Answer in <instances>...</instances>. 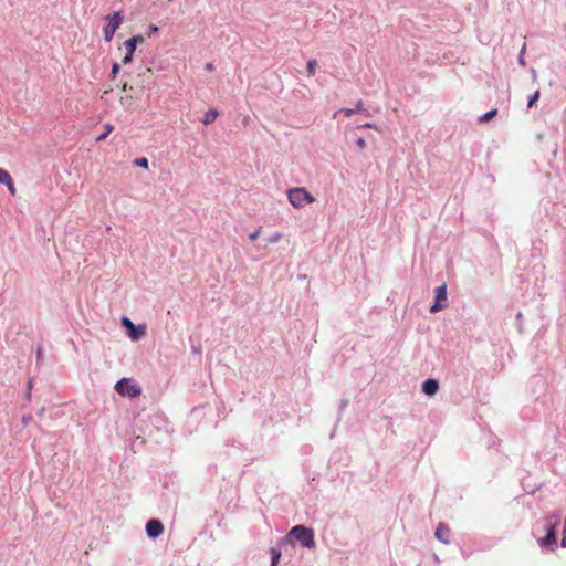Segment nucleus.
<instances>
[{"label":"nucleus","instance_id":"obj_1","mask_svg":"<svg viewBox=\"0 0 566 566\" xmlns=\"http://www.w3.org/2000/svg\"><path fill=\"white\" fill-rule=\"evenodd\" d=\"M287 536L300 542V544L306 548H314L316 545L314 539V531L304 525L293 526Z\"/></svg>","mask_w":566,"mask_h":566},{"label":"nucleus","instance_id":"obj_2","mask_svg":"<svg viewBox=\"0 0 566 566\" xmlns=\"http://www.w3.org/2000/svg\"><path fill=\"white\" fill-rule=\"evenodd\" d=\"M289 202L295 208H303L315 201V198L303 187L292 188L287 191Z\"/></svg>","mask_w":566,"mask_h":566},{"label":"nucleus","instance_id":"obj_3","mask_svg":"<svg viewBox=\"0 0 566 566\" xmlns=\"http://www.w3.org/2000/svg\"><path fill=\"white\" fill-rule=\"evenodd\" d=\"M116 391L123 397L135 398L140 395V388L129 378H122L115 385Z\"/></svg>","mask_w":566,"mask_h":566},{"label":"nucleus","instance_id":"obj_4","mask_svg":"<svg viewBox=\"0 0 566 566\" xmlns=\"http://www.w3.org/2000/svg\"><path fill=\"white\" fill-rule=\"evenodd\" d=\"M107 24L104 27L103 35L106 42H111L114 33L123 22V17L119 12H113L106 17Z\"/></svg>","mask_w":566,"mask_h":566},{"label":"nucleus","instance_id":"obj_5","mask_svg":"<svg viewBox=\"0 0 566 566\" xmlns=\"http://www.w3.org/2000/svg\"><path fill=\"white\" fill-rule=\"evenodd\" d=\"M447 301V285L442 284L441 286L437 287L434 291V303L430 307L431 313H436L441 311L446 307V304H442V302Z\"/></svg>","mask_w":566,"mask_h":566},{"label":"nucleus","instance_id":"obj_6","mask_svg":"<svg viewBox=\"0 0 566 566\" xmlns=\"http://www.w3.org/2000/svg\"><path fill=\"white\" fill-rule=\"evenodd\" d=\"M122 324L128 329V335L133 340H138L146 333V328L144 325H135L127 317H123Z\"/></svg>","mask_w":566,"mask_h":566},{"label":"nucleus","instance_id":"obj_7","mask_svg":"<svg viewBox=\"0 0 566 566\" xmlns=\"http://www.w3.org/2000/svg\"><path fill=\"white\" fill-rule=\"evenodd\" d=\"M164 532V525L159 520H150L146 524V533L149 538H156Z\"/></svg>","mask_w":566,"mask_h":566},{"label":"nucleus","instance_id":"obj_8","mask_svg":"<svg viewBox=\"0 0 566 566\" xmlns=\"http://www.w3.org/2000/svg\"><path fill=\"white\" fill-rule=\"evenodd\" d=\"M434 536L441 543L449 544L450 543V528H449V526H447L443 523H439L437 528H436Z\"/></svg>","mask_w":566,"mask_h":566},{"label":"nucleus","instance_id":"obj_9","mask_svg":"<svg viewBox=\"0 0 566 566\" xmlns=\"http://www.w3.org/2000/svg\"><path fill=\"white\" fill-rule=\"evenodd\" d=\"M559 522H560V513L559 512H554L551 515H548L545 518V526H544L546 530V533H548V532L556 533V527L558 526Z\"/></svg>","mask_w":566,"mask_h":566},{"label":"nucleus","instance_id":"obj_10","mask_svg":"<svg viewBox=\"0 0 566 566\" xmlns=\"http://www.w3.org/2000/svg\"><path fill=\"white\" fill-rule=\"evenodd\" d=\"M538 543L546 549H555L557 547L556 533L548 532L545 537L539 538Z\"/></svg>","mask_w":566,"mask_h":566},{"label":"nucleus","instance_id":"obj_11","mask_svg":"<svg viewBox=\"0 0 566 566\" xmlns=\"http://www.w3.org/2000/svg\"><path fill=\"white\" fill-rule=\"evenodd\" d=\"M439 390V382L436 379H427L422 384V391L428 396H433Z\"/></svg>","mask_w":566,"mask_h":566},{"label":"nucleus","instance_id":"obj_12","mask_svg":"<svg viewBox=\"0 0 566 566\" xmlns=\"http://www.w3.org/2000/svg\"><path fill=\"white\" fill-rule=\"evenodd\" d=\"M145 41L144 36L138 34L135 36H132L130 39L126 40L124 42L126 52H129L130 54H134L136 46L138 43H143Z\"/></svg>","mask_w":566,"mask_h":566},{"label":"nucleus","instance_id":"obj_13","mask_svg":"<svg viewBox=\"0 0 566 566\" xmlns=\"http://www.w3.org/2000/svg\"><path fill=\"white\" fill-rule=\"evenodd\" d=\"M218 116H219V112L217 109H209L205 113V116L201 119V122L205 125H209V124H212L217 119Z\"/></svg>","mask_w":566,"mask_h":566},{"label":"nucleus","instance_id":"obj_14","mask_svg":"<svg viewBox=\"0 0 566 566\" xmlns=\"http://www.w3.org/2000/svg\"><path fill=\"white\" fill-rule=\"evenodd\" d=\"M113 129H114V127L111 124H106L104 126L103 133L96 137V140L102 142V140L106 139V137L113 132Z\"/></svg>","mask_w":566,"mask_h":566},{"label":"nucleus","instance_id":"obj_15","mask_svg":"<svg viewBox=\"0 0 566 566\" xmlns=\"http://www.w3.org/2000/svg\"><path fill=\"white\" fill-rule=\"evenodd\" d=\"M270 554H271V563L277 564L281 558V555H282L281 549L273 547V548H271Z\"/></svg>","mask_w":566,"mask_h":566},{"label":"nucleus","instance_id":"obj_16","mask_svg":"<svg viewBox=\"0 0 566 566\" xmlns=\"http://www.w3.org/2000/svg\"><path fill=\"white\" fill-rule=\"evenodd\" d=\"M496 114H497V109H495V108H494V109H491V111L486 112L485 114H483L482 116H480L479 120H480L481 123H483V122H488V120H490L491 118H493Z\"/></svg>","mask_w":566,"mask_h":566},{"label":"nucleus","instance_id":"obj_17","mask_svg":"<svg viewBox=\"0 0 566 566\" xmlns=\"http://www.w3.org/2000/svg\"><path fill=\"white\" fill-rule=\"evenodd\" d=\"M316 66H317L316 60L312 59L307 62L306 69H307L308 75L313 76L315 74Z\"/></svg>","mask_w":566,"mask_h":566},{"label":"nucleus","instance_id":"obj_18","mask_svg":"<svg viewBox=\"0 0 566 566\" xmlns=\"http://www.w3.org/2000/svg\"><path fill=\"white\" fill-rule=\"evenodd\" d=\"M10 174L6 169L0 168V184L4 185L10 182Z\"/></svg>","mask_w":566,"mask_h":566},{"label":"nucleus","instance_id":"obj_19","mask_svg":"<svg viewBox=\"0 0 566 566\" xmlns=\"http://www.w3.org/2000/svg\"><path fill=\"white\" fill-rule=\"evenodd\" d=\"M525 52H526V43H524L522 45V49H521L520 54H518V64L521 66H525L526 65V61H525V57H524L525 56Z\"/></svg>","mask_w":566,"mask_h":566},{"label":"nucleus","instance_id":"obj_20","mask_svg":"<svg viewBox=\"0 0 566 566\" xmlns=\"http://www.w3.org/2000/svg\"><path fill=\"white\" fill-rule=\"evenodd\" d=\"M539 98V91L536 90L533 95L528 97L527 107L531 108Z\"/></svg>","mask_w":566,"mask_h":566},{"label":"nucleus","instance_id":"obj_21","mask_svg":"<svg viewBox=\"0 0 566 566\" xmlns=\"http://www.w3.org/2000/svg\"><path fill=\"white\" fill-rule=\"evenodd\" d=\"M354 109L356 111V113H360V114H364L366 116L369 115L368 109L364 107V103L360 99L357 102L356 108H354Z\"/></svg>","mask_w":566,"mask_h":566},{"label":"nucleus","instance_id":"obj_22","mask_svg":"<svg viewBox=\"0 0 566 566\" xmlns=\"http://www.w3.org/2000/svg\"><path fill=\"white\" fill-rule=\"evenodd\" d=\"M134 165L142 168H148V159L146 157L136 158Z\"/></svg>","mask_w":566,"mask_h":566},{"label":"nucleus","instance_id":"obj_23","mask_svg":"<svg viewBox=\"0 0 566 566\" xmlns=\"http://www.w3.org/2000/svg\"><path fill=\"white\" fill-rule=\"evenodd\" d=\"M281 239H282V233L275 232L274 234H272L271 237H269L266 239V242L269 244H274V243H277Z\"/></svg>","mask_w":566,"mask_h":566},{"label":"nucleus","instance_id":"obj_24","mask_svg":"<svg viewBox=\"0 0 566 566\" xmlns=\"http://www.w3.org/2000/svg\"><path fill=\"white\" fill-rule=\"evenodd\" d=\"M339 113H343L345 116H352L356 113V111L354 108H342L339 111H337L335 114H334V117L337 116V114Z\"/></svg>","mask_w":566,"mask_h":566},{"label":"nucleus","instance_id":"obj_25","mask_svg":"<svg viewBox=\"0 0 566 566\" xmlns=\"http://www.w3.org/2000/svg\"><path fill=\"white\" fill-rule=\"evenodd\" d=\"M4 185L7 186V188L10 191L11 195H15V187H14L12 177L10 178V182L4 184Z\"/></svg>","mask_w":566,"mask_h":566},{"label":"nucleus","instance_id":"obj_26","mask_svg":"<svg viewBox=\"0 0 566 566\" xmlns=\"http://www.w3.org/2000/svg\"><path fill=\"white\" fill-rule=\"evenodd\" d=\"M260 233H261V228H259L258 230H255L254 232H252V233L249 235V239H250L251 241H255V240L259 238Z\"/></svg>","mask_w":566,"mask_h":566},{"label":"nucleus","instance_id":"obj_27","mask_svg":"<svg viewBox=\"0 0 566 566\" xmlns=\"http://www.w3.org/2000/svg\"><path fill=\"white\" fill-rule=\"evenodd\" d=\"M356 145L358 148L360 149H364L366 147V142L363 137H359L357 140H356Z\"/></svg>","mask_w":566,"mask_h":566},{"label":"nucleus","instance_id":"obj_28","mask_svg":"<svg viewBox=\"0 0 566 566\" xmlns=\"http://www.w3.org/2000/svg\"><path fill=\"white\" fill-rule=\"evenodd\" d=\"M133 55L134 54H130L129 52H126V55L123 59V63L124 64H129L132 62V60H133Z\"/></svg>","mask_w":566,"mask_h":566},{"label":"nucleus","instance_id":"obj_29","mask_svg":"<svg viewBox=\"0 0 566 566\" xmlns=\"http://www.w3.org/2000/svg\"><path fill=\"white\" fill-rule=\"evenodd\" d=\"M119 69H120V66L117 62L113 63L112 75L115 76L119 72Z\"/></svg>","mask_w":566,"mask_h":566},{"label":"nucleus","instance_id":"obj_30","mask_svg":"<svg viewBox=\"0 0 566 566\" xmlns=\"http://www.w3.org/2000/svg\"><path fill=\"white\" fill-rule=\"evenodd\" d=\"M357 128H374L377 129L376 125L374 123H365L363 125L357 126Z\"/></svg>","mask_w":566,"mask_h":566},{"label":"nucleus","instance_id":"obj_31","mask_svg":"<svg viewBox=\"0 0 566 566\" xmlns=\"http://www.w3.org/2000/svg\"><path fill=\"white\" fill-rule=\"evenodd\" d=\"M560 546L566 548V527L563 528V537L560 541Z\"/></svg>","mask_w":566,"mask_h":566},{"label":"nucleus","instance_id":"obj_32","mask_svg":"<svg viewBox=\"0 0 566 566\" xmlns=\"http://www.w3.org/2000/svg\"><path fill=\"white\" fill-rule=\"evenodd\" d=\"M42 356H43L42 347L38 346V348H36V359H38V361H40L42 359Z\"/></svg>","mask_w":566,"mask_h":566},{"label":"nucleus","instance_id":"obj_33","mask_svg":"<svg viewBox=\"0 0 566 566\" xmlns=\"http://www.w3.org/2000/svg\"><path fill=\"white\" fill-rule=\"evenodd\" d=\"M205 70L208 72H212L214 70V65L212 62H208L205 64Z\"/></svg>","mask_w":566,"mask_h":566},{"label":"nucleus","instance_id":"obj_34","mask_svg":"<svg viewBox=\"0 0 566 566\" xmlns=\"http://www.w3.org/2000/svg\"><path fill=\"white\" fill-rule=\"evenodd\" d=\"M32 387H33V379H32V378H30V379L28 380V384H27V390L31 391V390H32Z\"/></svg>","mask_w":566,"mask_h":566},{"label":"nucleus","instance_id":"obj_35","mask_svg":"<svg viewBox=\"0 0 566 566\" xmlns=\"http://www.w3.org/2000/svg\"><path fill=\"white\" fill-rule=\"evenodd\" d=\"M531 74H532V80L533 81H536L537 80V73H536V70L535 69H531Z\"/></svg>","mask_w":566,"mask_h":566},{"label":"nucleus","instance_id":"obj_36","mask_svg":"<svg viewBox=\"0 0 566 566\" xmlns=\"http://www.w3.org/2000/svg\"><path fill=\"white\" fill-rule=\"evenodd\" d=\"M25 399H27L28 401H31V391L27 390V392H25Z\"/></svg>","mask_w":566,"mask_h":566},{"label":"nucleus","instance_id":"obj_37","mask_svg":"<svg viewBox=\"0 0 566 566\" xmlns=\"http://www.w3.org/2000/svg\"><path fill=\"white\" fill-rule=\"evenodd\" d=\"M522 318H523V314H522L521 312H518V313L516 314V319H517V321H521Z\"/></svg>","mask_w":566,"mask_h":566},{"label":"nucleus","instance_id":"obj_38","mask_svg":"<svg viewBox=\"0 0 566 566\" xmlns=\"http://www.w3.org/2000/svg\"><path fill=\"white\" fill-rule=\"evenodd\" d=\"M150 29H151V32L158 31V28L156 25H151Z\"/></svg>","mask_w":566,"mask_h":566},{"label":"nucleus","instance_id":"obj_39","mask_svg":"<svg viewBox=\"0 0 566 566\" xmlns=\"http://www.w3.org/2000/svg\"><path fill=\"white\" fill-rule=\"evenodd\" d=\"M346 406H347V401H345V400H344V401L342 402V409H344Z\"/></svg>","mask_w":566,"mask_h":566},{"label":"nucleus","instance_id":"obj_40","mask_svg":"<svg viewBox=\"0 0 566 566\" xmlns=\"http://www.w3.org/2000/svg\"><path fill=\"white\" fill-rule=\"evenodd\" d=\"M23 421H24V422H29V418L24 417V418H23Z\"/></svg>","mask_w":566,"mask_h":566},{"label":"nucleus","instance_id":"obj_41","mask_svg":"<svg viewBox=\"0 0 566 566\" xmlns=\"http://www.w3.org/2000/svg\"><path fill=\"white\" fill-rule=\"evenodd\" d=\"M276 565H277V564H273V563H271V566H276Z\"/></svg>","mask_w":566,"mask_h":566}]
</instances>
